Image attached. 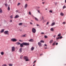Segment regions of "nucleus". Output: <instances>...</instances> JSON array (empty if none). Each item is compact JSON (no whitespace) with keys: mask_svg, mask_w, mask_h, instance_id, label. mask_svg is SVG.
<instances>
[{"mask_svg":"<svg viewBox=\"0 0 66 66\" xmlns=\"http://www.w3.org/2000/svg\"><path fill=\"white\" fill-rule=\"evenodd\" d=\"M20 46L21 47H23L24 46H29L30 44L29 43H26L23 42L22 44H20Z\"/></svg>","mask_w":66,"mask_h":66,"instance_id":"f257e3e1","label":"nucleus"},{"mask_svg":"<svg viewBox=\"0 0 66 66\" xmlns=\"http://www.w3.org/2000/svg\"><path fill=\"white\" fill-rule=\"evenodd\" d=\"M24 59L26 61V62H27L28 61H29V58H28V57L27 56H25L24 57Z\"/></svg>","mask_w":66,"mask_h":66,"instance_id":"f03ea898","label":"nucleus"},{"mask_svg":"<svg viewBox=\"0 0 66 66\" xmlns=\"http://www.w3.org/2000/svg\"><path fill=\"white\" fill-rule=\"evenodd\" d=\"M32 31L33 33H35V32H36V29H35V28H33L32 29Z\"/></svg>","mask_w":66,"mask_h":66,"instance_id":"7ed1b4c3","label":"nucleus"},{"mask_svg":"<svg viewBox=\"0 0 66 66\" xmlns=\"http://www.w3.org/2000/svg\"><path fill=\"white\" fill-rule=\"evenodd\" d=\"M9 32V31H5L4 32V34H7V35H9V33H8Z\"/></svg>","mask_w":66,"mask_h":66,"instance_id":"20e7f679","label":"nucleus"},{"mask_svg":"<svg viewBox=\"0 0 66 66\" xmlns=\"http://www.w3.org/2000/svg\"><path fill=\"white\" fill-rule=\"evenodd\" d=\"M12 50L13 51H15V47H12Z\"/></svg>","mask_w":66,"mask_h":66,"instance_id":"39448f33","label":"nucleus"},{"mask_svg":"<svg viewBox=\"0 0 66 66\" xmlns=\"http://www.w3.org/2000/svg\"><path fill=\"white\" fill-rule=\"evenodd\" d=\"M16 40H16V39L15 38L12 39H11V41H13V42H16Z\"/></svg>","mask_w":66,"mask_h":66,"instance_id":"423d86ee","label":"nucleus"},{"mask_svg":"<svg viewBox=\"0 0 66 66\" xmlns=\"http://www.w3.org/2000/svg\"><path fill=\"white\" fill-rule=\"evenodd\" d=\"M38 45H39V47H41L42 46V43L40 42H38Z\"/></svg>","mask_w":66,"mask_h":66,"instance_id":"0eeeda50","label":"nucleus"},{"mask_svg":"<svg viewBox=\"0 0 66 66\" xmlns=\"http://www.w3.org/2000/svg\"><path fill=\"white\" fill-rule=\"evenodd\" d=\"M55 23H52V24L51 25V26H53L54 25H55Z\"/></svg>","mask_w":66,"mask_h":66,"instance_id":"6e6552de","label":"nucleus"},{"mask_svg":"<svg viewBox=\"0 0 66 66\" xmlns=\"http://www.w3.org/2000/svg\"><path fill=\"white\" fill-rule=\"evenodd\" d=\"M29 42H33V40L32 39H31L30 40H28Z\"/></svg>","mask_w":66,"mask_h":66,"instance_id":"1a4fd4ad","label":"nucleus"},{"mask_svg":"<svg viewBox=\"0 0 66 66\" xmlns=\"http://www.w3.org/2000/svg\"><path fill=\"white\" fill-rule=\"evenodd\" d=\"M28 4H26L25 5V9H26L27 7H28Z\"/></svg>","mask_w":66,"mask_h":66,"instance_id":"9d476101","label":"nucleus"},{"mask_svg":"<svg viewBox=\"0 0 66 66\" xmlns=\"http://www.w3.org/2000/svg\"><path fill=\"white\" fill-rule=\"evenodd\" d=\"M20 52V53H21L22 52V48H21L19 49Z\"/></svg>","mask_w":66,"mask_h":66,"instance_id":"9b49d317","label":"nucleus"},{"mask_svg":"<svg viewBox=\"0 0 66 66\" xmlns=\"http://www.w3.org/2000/svg\"><path fill=\"white\" fill-rule=\"evenodd\" d=\"M18 17H19V15H16V16L14 18H18Z\"/></svg>","mask_w":66,"mask_h":66,"instance_id":"f8f14e48","label":"nucleus"},{"mask_svg":"<svg viewBox=\"0 0 66 66\" xmlns=\"http://www.w3.org/2000/svg\"><path fill=\"white\" fill-rule=\"evenodd\" d=\"M52 42H53V40H51V41L50 42V44H51L52 43Z\"/></svg>","mask_w":66,"mask_h":66,"instance_id":"ddd939ff","label":"nucleus"},{"mask_svg":"<svg viewBox=\"0 0 66 66\" xmlns=\"http://www.w3.org/2000/svg\"><path fill=\"white\" fill-rule=\"evenodd\" d=\"M60 15L61 16H64V13H63L61 12L60 13Z\"/></svg>","mask_w":66,"mask_h":66,"instance_id":"4468645a","label":"nucleus"},{"mask_svg":"<svg viewBox=\"0 0 66 66\" xmlns=\"http://www.w3.org/2000/svg\"><path fill=\"white\" fill-rule=\"evenodd\" d=\"M16 44L17 45H20V43L19 42H17L16 43Z\"/></svg>","mask_w":66,"mask_h":66,"instance_id":"2eb2a0df","label":"nucleus"},{"mask_svg":"<svg viewBox=\"0 0 66 66\" xmlns=\"http://www.w3.org/2000/svg\"><path fill=\"white\" fill-rule=\"evenodd\" d=\"M44 20V17L42 16L41 18V20Z\"/></svg>","mask_w":66,"mask_h":66,"instance_id":"dca6fc26","label":"nucleus"},{"mask_svg":"<svg viewBox=\"0 0 66 66\" xmlns=\"http://www.w3.org/2000/svg\"><path fill=\"white\" fill-rule=\"evenodd\" d=\"M56 43V42H54V43L52 44V45L54 46L55 45V44Z\"/></svg>","mask_w":66,"mask_h":66,"instance_id":"f3484780","label":"nucleus"},{"mask_svg":"<svg viewBox=\"0 0 66 66\" xmlns=\"http://www.w3.org/2000/svg\"><path fill=\"white\" fill-rule=\"evenodd\" d=\"M2 13V9L0 8V13Z\"/></svg>","mask_w":66,"mask_h":66,"instance_id":"a211bd4d","label":"nucleus"},{"mask_svg":"<svg viewBox=\"0 0 66 66\" xmlns=\"http://www.w3.org/2000/svg\"><path fill=\"white\" fill-rule=\"evenodd\" d=\"M4 30L3 29H2L1 31V33H3V32H4Z\"/></svg>","mask_w":66,"mask_h":66,"instance_id":"6ab92c4d","label":"nucleus"},{"mask_svg":"<svg viewBox=\"0 0 66 66\" xmlns=\"http://www.w3.org/2000/svg\"><path fill=\"white\" fill-rule=\"evenodd\" d=\"M35 20H36V21H38V19L37 18H35Z\"/></svg>","mask_w":66,"mask_h":66,"instance_id":"aec40b11","label":"nucleus"},{"mask_svg":"<svg viewBox=\"0 0 66 66\" xmlns=\"http://www.w3.org/2000/svg\"><path fill=\"white\" fill-rule=\"evenodd\" d=\"M40 42L41 43H45V42H44V40H41L40 41Z\"/></svg>","mask_w":66,"mask_h":66,"instance_id":"412c9836","label":"nucleus"},{"mask_svg":"<svg viewBox=\"0 0 66 66\" xmlns=\"http://www.w3.org/2000/svg\"><path fill=\"white\" fill-rule=\"evenodd\" d=\"M1 54L2 55H3L4 54V52H1Z\"/></svg>","mask_w":66,"mask_h":66,"instance_id":"4be33fe9","label":"nucleus"},{"mask_svg":"<svg viewBox=\"0 0 66 66\" xmlns=\"http://www.w3.org/2000/svg\"><path fill=\"white\" fill-rule=\"evenodd\" d=\"M34 47H31V50H34Z\"/></svg>","mask_w":66,"mask_h":66,"instance_id":"5701e85b","label":"nucleus"},{"mask_svg":"<svg viewBox=\"0 0 66 66\" xmlns=\"http://www.w3.org/2000/svg\"><path fill=\"white\" fill-rule=\"evenodd\" d=\"M51 30L52 31H53V28H52L51 29Z\"/></svg>","mask_w":66,"mask_h":66,"instance_id":"b1692460","label":"nucleus"},{"mask_svg":"<svg viewBox=\"0 0 66 66\" xmlns=\"http://www.w3.org/2000/svg\"><path fill=\"white\" fill-rule=\"evenodd\" d=\"M63 9H65V8H66V6H65L64 5V6L63 7Z\"/></svg>","mask_w":66,"mask_h":66,"instance_id":"393cba45","label":"nucleus"},{"mask_svg":"<svg viewBox=\"0 0 66 66\" xmlns=\"http://www.w3.org/2000/svg\"><path fill=\"white\" fill-rule=\"evenodd\" d=\"M62 24H66V22H63L62 23Z\"/></svg>","mask_w":66,"mask_h":66,"instance_id":"a878e982","label":"nucleus"},{"mask_svg":"<svg viewBox=\"0 0 66 66\" xmlns=\"http://www.w3.org/2000/svg\"><path fill=\"white\" fill-rule=\"evenodd\" d=\"M20 4H21L20 3H18V4L17 5L18 6H19V5H20Z\"/></svg>","mask_w":66,"mask_h":66,"instance_id":"bb28decb","label":"nucleus"},{"mask_svg":"<svg viewBox=\"0 0 66 66\" xmlns=\"http://www.w3.org/2000/svg\"><path fill=\"white\" fill-rule=\"evenodd\" d=\"M8 10L9 11H10V7L9 6L8 7Z\"/></svg>","mask_w":66,"mask_h":66,"instance_id":"cd10ccee","label":"nucleus"},{"mask_svg":"<svg viewBox=\"0 0 66 66\" xmlns=\"http://www.w3.org/2000/svg\"><path fill=\"white\" fill-rule=\"evenodd\" d=\"M9 66H13V64H9Z\"/></svg>","mask_w":66,"mask_h":66,"instance_id":"c85d7f7f","label":"nucleus"},{"mask_svg":"<svg viewBox=\"0 0 66 66\" xmlns=\"http://www.w3.org/2000/svg\"><path fill=\"white\" fill-rule=\"evenodd\" d=\"M22 23H19V26H21V25H22Z\"/></svg>","mask_w":66,"mask_h":66,"instance_id":"c756f323","label":"nucleus"},{"mask_svg":"<svg viewBox=\"0 0 66 66\" xmlns=\"http://www.w3.org/2000/svg\"><path fill=\"white\" fill-rule=\"evenodd\" d=\"M22 36L23 37H26V35H24Z\"/></svg>","mask_w":66,"mask_h":66,"instance_id":"7c9ffc66","label":"nucleus"},{"mask_svg":"<svg viewBox=\"0 0 66 66\" xmlns=\"http://www.w3.org/2000/svg\"><path fill=\"white\" fill-rule=\"evenodd\" d=\"M29 15H31V12H29Z\"/></svg>","mask_w":66,"mask_h":66,"instance_id":"2f4dec72","label":"nucleus"},{"mask_svg":"<svg viewBox=\"0 0 66 66\" xmlns=\"http://www.w3.org/2000/svg\"><path fill=\"white\" fill-rule=\"evenodd\" d=\"M22 56H23L22 55V56H21L20 58L21 59L22 58Z\"/></svg>","mask_w":66,"mask_h":66,"instance_id":"473e14b6","label":"nucleus"},{"mask_svg":"<svg viewBox=\"0 0 66 66\" xmlns=\"http://www.w3.org/2000/svg\"><path fill=\"white\" fill-rule=\"evenodd\" d=\"M44 37H45V38H47V36H44Z\"/></svg>","mask_w":66,"mask_h":66,"instance_id":"72a5a7b5","label":"nucleus"},{"mask_svg":"<svg viewBox=\"0 0 66 66\" xmlns=\"http://www.w3.org/2000/svg\"><path fill=\"white\" fill-rule=\"evenodd\" d=\"M50 12V13H52V10H50L49 11Z\"/></svg>","mask_w":66,"mask_h":66,"instance_id":"f704fd0d","label":"nucleus"},{"mask_svg":"<svg viewBox=\"0 0 66 66\" xmlns=\"http://www.w3.org/2000/svg\"><path fill=\"white\" fill-rule=\"evenodd\" d=\"M61 34H59L58 35V36H61Z\"/></svg>","mask_w":66,"mask_h":66,"instance_id":"c9c22d12","label":"nucleus"},{"mask_svg":"<svg viewBox=\"0 0 66 66\" xmlns=\"http://www.w3.org/2000/svg\"><path fill=\"white\" fill-rule=\"evenodd\" d=\"M2 66H7L6 65V64H5L2 65Z\"/></svg>","mask_w":66,"mask_h":66,"instance_id":"e433bc0d","label":"nucleus"},{"mask_svg":"<svg viewBox=\"0 0 66 66\" xmlns=\"http://www.w3.org/2000/svg\"><path fill=\"white\" fill-rule=\"evenodd\" d=\"M10 17L11 18H13V16L11 15L10 16Z\"/></svg>","mask_w":66,"mask_h":66,"instance_id":"4c0bfd02","label":"nucleus"},{"mask_svg":"<svg viewBox=\"0 0 66 66\" xmlns=\"http://www.w3.org/2000/svg\"><path fill=\"white\" fill-rule=\"evenodd\" d=\"M60 38V37H58V38H56L57 40L59 39Z\"/></svg>","mask_w":66,"mask_h":66,"instance_id":"58836bf2","label":"nucleus"},{"mask_svg":"<svg viewBox=\"0 0 66 66\" xmlns=\"http://www.w3.org/2000/svg\"><path fill=\"white\" fill-rule=\"evenodd\" d=\"M63 38V37H62V36H61L60 37V39H61V38Z\"/></svg>","mask_w":66,"mask_h":66,"instance_id":"ea45409f","label":"nucleus"},{"mask_svg":"<svg viewBox=\"0 0 66 66\" xmlns=\"http://www.w3.org/2000/svg\"><path fill=\"white\" fill-rule=\"evenodd\" d=\"M49 24V22H47V23H46V25H48Z\"/></svg>","mask_w":66,"mask_h":66,"instance_id":"a19ab883","label":"nucleus"},{"mask_svg":"<svg viewBox=\"0 0 66 66\" xmlns=\"http://www.w3.org/2000/svg\"><path fill=\"white\" fill-rule=\"evenodd\" d=\"M43 55V54H42L40 55V56H41L42 55Z\"/></svg>","mask_w":66,"mask_h":66,"instance_id":"79ce46f5","label":"nucleus"},{"mask_svg":"<svg viewBox=\"0 0 66 66\" xmlns=\"http://www.w3.org/2000/svg\"><path fill=\"white\" fill-rule=\"evenodd\" d=\"M10 22H12V20H11L10 21Z\"/></svg>","mask_w":66,"mask_h":66,"instance_id":"37998d69","label":"nucleus"},{"mask_svg":"<svg viewBox=\"0 0 66 66\" xmlns=\"http://www.w3.org/2000/svg\"><path fill=\"white\" fill-rule=\"evenodd\" d=\"M37 9H39L40 8V7H37Z\"/></svg>","mask_w":66,"mask_h":66,"instance_id":"c03bdc74","label":"nucleus"},{"mask_svg":"<svg viewBox=\"0 0 66 66\" xmlns=\"http://www.w3.org/2000/svg\"><path fill=\"white\" fill-rule=\"evenodd\" d=\"M38 13H40V11H39V10H38Z\"/></svg>","mask_w":66,"mask_h":66,"instance_id":"a18cd8bd","label":"nucleus"},{"mask_svg":"<svg viewBox=\"0 0 66 66\" xmlns=\"http://www.w3.org/2000/svg\"><path fill=\"white\" fill-rule=\"evenodd\" d=\"M55 5H56L57 4V3H56V2L55 3Z\"/></svg>","mask_w":66,"mask_h":66,"instance_id":"49530a36","label":"nucleus"},{"mask_svg":"<svg viewBox=\"0 0 66 66\" xmlns=\"http://www.w3.org/2000/svg\"><path fill=\"white\" fill-rule=\"evenodd\" d=\"M45 22V21H43V23H44V22Z\"/></svg>","mask_w":66,"mask_h":66,"instance_id":"de8ad7c7","label":"nucleus"},{"mask_svg":"<svg viewBox=\"0 0 66 66\" xmlns=\"http://www.w3.org/2000/svg\"><path fill=\"white\" fill-rule=\"evenodd\" d=\"M45 46H46V47H47V45H46V44H45Z\"/></svg>","mask_w":66,"mask_h":66,"instance_id":"09e8293b","label":"nucleus"},{"mask_svg":"<svg viewBox=\"0 0 66 66\" xmlns=\"http://www.w3.org/2000/svg\"><path fill=\"white\" fill-rule=\"evenodd\" d=\"M5 6H7V4H5Z\"/></svg>","mask_w":66,"mask_h":66,"instance_id":"8fccbe9b","label":"nucleus"},{"mask_svg":"<svg viewBox=\"0 0 66 66\" xmlns=\"http://www.w3.org/2000/svg\"><path fill=\"white\" fill-rule=\"evenodd\" d=\"M30 24H33V23L32 22H30Z\"/></svg>","mask_w":66,"mask_h":66,"instance_id":"3c124183","label":"nucleus"},{"mask_svg":"<svg viewBox=\"0 0 66 66\" xmlns=\"http://www.w3.org/2000/svg\"><path fill=\"white\" fill-rule=\"evenodd\" d=\"M56 45H58V43H56Z\"/></svg>","mask_w":66,"mask_h":66,"instance_id":"603ef678","label":"nucleus"},{"mask_svg":"<svg viewBox=\"0 0 66 66\" xmlns=\"http://www.w3.org/2000/svg\"><path fill=\"white\" fill-rule=\"evenodd\" d=\"M41 34H44V33L42 32V33H41Z\"/></svg>","mask_w":66,"mask_h":66,"instance_id":"864d4df0","label":"nucleus"},{"mask_svg":"<svg viewBox=\"0 0 66 66\" xmlns=\"http://www.w3.org/2000/svg\"><path fill=\"white\" fill-rule=\"evenodd\" d=\"M56 36V35H55V36H53V37H54V38H55V37Z\"/></svg>","mask_w":66,"mask_h":66,"instance_id":"5fc2aeb1","label":"nucleus"},{"mask_svg":"<svg viewBox=\"0 0 66 66\" xmlns=\"http://www.w3.org/2000/svg\"><path fill=\"white\" fill-rule=\"evenodd\" d=\"M18 12V10H16V12Z\"/></svg>","mask_w":66,"mask_h":66,"instance_id":"6e6d98bb","label":"nucleus"},{"mask_svg":"<svg viewBox=\"0 0 66 66\" xmlns=\"http://www.w3.org/2000/svg\"><path fill=\"white\" fill-rule=\"evenodd\" d=\"M19 41L20 42H22V41H21V40H19Z\"/></svg>","mask_w":66,"mask_h":66,"instance_id":"4d7b16f0","label":"nucleus"},{"mask_svg":"<svg viewBox=\"0 0 66 66\" xmlns=\"http://www.w3.org/2000/svg\"><path fill=\"white\" fill-rule=\"evenodd\" d=\"M47 47H45V49H47Z\"/></svg>","mask_w":66,"mask_h":66,"instance_id":"13d9d810","label":"nucleus"},{"mask_svg":"<svg viewBox=\"0 0 66 66\" xmlns=\"http://www.w3.org/2000/svg\"><path fill=\"white\" fill-rule=\"evenodd\" d=\"M35 62H36V61H34V63H35Z\"/></svg>","mask_w":66,"mask_h":66,"instance_id":"bf43d9fd","label":"nucleus"},{"mask_svg":"<svg viewBox=\"0 0 66 66\" xmlns=\"http://www.w3.org/2000/svg\"><path fill=\"white\" fill-rule=\"evenodd\" d=\"M37 26H39V25H38V24H37Z\"/></svg>","mask_w":66,"mask_h":66,"instance_id":"052dcab7","label":"nucleus"},{"mask_svg":"<svg viewBox=\"0 0 66 66\" xmlns=\"http://www.w3.org/2000/svg\"><path fill=\"white\" fill-rule=\"evenodd\" d=\"M43 3V4H44V3H44V2H43V3Z\"/></svg>","mask_w":66,"mask_h":66,"instance_id":"680f3d73","label":"nucleus"},{"mask_svg":"<svg viewBox=\"0 0 66 66\" xmlns=\"http://www.w3.org/2000/svg\"><path fill=\"white\" fill-rule=\"evenodd\" d=\"M45 10H47V9L46 8V9H45Z\"/></svg>","mask_w":66,"mask_h":66,"instance_id":"e2e57ef3","label":"nucleus"},{"mask_svg":"<svg viewBox=\"0 0 66 66\" xmlns=\"http://www.w3.org/2000/svg\"><path fill=\"white\" fill-rule=\"evenodd\" d=\"M31 21H32V22H33V21L32 20H31Z\"/></svg>","mask_w":66,"mask_h":66,"instance_id":"0e129e2a","label":"nucleus"},{"mask_svg":"<svg viewBox=\"0 0 66 66\" xmlns=\"http://www.w3.org/2000/svg\"><path fill=\"white\" fill-rule=\"evenodd\" d=\"M33 66H34V64Z\"/></svg>","mask_w":66,"mask_h":66,"instance_id":"69168bd1","label":"nucleus"},{"mask_svg":"<svg viewBox=\"0 0 66 66\" xmlns=\"http://www.w3.org/2000/svg\"><path fill=\"white\" fill-rule=\"evenodd\" d=\"M0 26H1V25Z\"/></svg>","mask_w":66,"mask_h":66,"instance_id":"338daca9","label":"nucleus"},{"mask_svg":"<svg viewBox=\"0 0 66 66\" xmlns=\"http://www.w3.org/2000/svg\"><path fill=\"white\" fill-rule=\"evenodd\" d=\"M42 0V1H43L44 0Z\"/></svg>","mask_w":66,"mask_h":66,"instance_id":"774afa93","label":"nucleus"}]
</instances>
